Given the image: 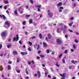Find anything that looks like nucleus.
Returning a JSON list of instances; mask_svg holds the SVG:
<instances>
[{"instance_id":"f257e3e1","label":"nucleus","mask_w":79,"mask_h":79,"mask_svg":"<svg viewBox=\"0 0 79 79\" xmlns=\"http://www.w3.org/2000/svg\"><path fill=\"white\" fill-rule=\"evenodd\" d=\"M7 34L8 33L7 32H6V31H4L2 32L1 34L2 37H3H3H6V35H7Z\"/></svg>"},{"instance_id":"f03ea898","label":"nucleus","mask_w":79,"mask_h":79,"mask_svg":"<svg viewBox=\"0 0 79 79\" xmlns=\"http://www.w3.org/2000/svg\"><path fill=\"white\" fill-rule=\"evenodd\" d=\"M34 47L35 48H37V50H39V49L40 48V45L39 44L37 45V44H36L34 46Z\"/></svg>"},{"instance_id":"7ed1b4c3","label":"nucleus","mask_w":79,"mask_h":79,"mask_svg":"<svg viewBox=\"0 0 79 79\" xmlns=\"http://www.w3.org/2000/svg\"><path fill=\"white\" fill-rule=\"evenodd\" d=\"M56 43L58 45H60L61 44V40L60 39H57L56 40Z\"/></svg>"},{"instance_id":"20e7f679","label":"nucleus","mask_w":79,"mask_h":79,"mask_svg":"<svg viewBox=\"0 0 79 79\" xmlns=\"http://www.w3.org/2000/svg\"><path fill=\"white\" fill-rule=\"evenodd\" d=\"M19 40V35H17V37L16 38L15 37H14L13 39V41L15 42V41H18Z\"/></svg>"},{"instance_id":"39448f33","label":"nucleus","mask_w":79,"mask_h":79,"mask_svg":"<svg viewBox=\"0 0 79 79\" xmlns=\"http://www.w3.org/2000/svg\"><path fill=\"white\" fill-rule=\"evenodd\" d=\"M4 24L7 25V27H6V29H8L9 28V26H10V23L8 22V21H6L4 23Z\"/></svg>"},{"instance_id":"423d86ee","label":"nucleus","mask_w":79,"mask_h":79,"mask_svg":"<svg viewBox=\"0 0 79 79\" xmlns=\"http://www.w3.org/2000/svg\"><path fill=\"white\" fill-rule=\"evenodd\" d=\"M35 7L36 8H38V11H40V8H41V5H40L39 6L36 5L35 6Z\"/></svg>"},{"instance_id":"0eeeda50","label":"nucleus","mask_w":79,"mask_h":79,"mask_svg":"<svg viewBox=\"0 0 79 79\" xmlns=\"http://www.w3.org/2000/svg\"><path fill=\"white\" fill-rule=\"evenodd\" d=\"M0 17L1 18H3L4 19H6V18L4 15H0Z\"/></svg>"},{"instance_id":"6e6552de","label":"nucleus","mask_w":79,"mask_h":79,"mask_svg":"<svg viewBox=\"0 0 79 79\" xmlns=\"http://www.w3.org/2000/svg\"><path fill=\"white\" fill-rule=\"evenodd\" d=\"M60 29H61V30H63V29L62 28H57L56 32L57 33L59 34L60 33Z\"/></svg>"},{"instance_id":"1a4fd4ad","label":"nucleus","mask_w":79,"mask_h":79,"mask_svg":"<svg viewBox=\"0 0 79 79\" xmlns=\"http://www.w3.org/2000/svg\"><path fill=\"white\" fill-rule=\"evenodd\" d=\"M37 73L39 76L38 77H41V73H40V71H38Z\"/></svg>"},{"instance_id":"9d476101","label":"nucleus","mask_w":79,"mask_h":79,"mask_svg":"<svg viewBox=\"0 0 79 79\" xmlns=\"http://www.w3.org/2000/svg\"><path fill=\"white\" fill-rule=\"evenodd\" d=\"M13 54L14 55H16L18 54V52L16 51H14L13 52Z\"/></svg>"},{"instance_id":"9b49d317","label":"nucleus","mask_w":79,"mask_h":79,"mask_svg":"<svg viewBox=\"0 0 79 79\" xmlns=\"http://www.w3.org/2000/svg\"><path fill=\"white\" fill-rule=\"evenodd\" d=\"M61 5H62V3L61 2H59L57 4V6L58 7L61 6Z\"/></svg>"},{"instance_id":"f8f14e48","label":"nucleus","mask_w":79,"mask_h":79,"mask_svg":"<svg viewBox=\"0 0 79 79\" xmlns=\"http://www.w3.org/2000/svg\"><path fill=\"white\" fill-rule=\"evenodd\" d=\"M21 54L22 55H27V52H21Z\"/></svg>"},{"instance_id":"ddd939ff","label":"nucleus","mask_w":79,"mask_h":79,"mask_svg":"<svg viewBox=\"0 0 79 79\" xmlns=\"http://www.w3.org/2000/svg\"><path fill=\"white\" fill-rule=\"evenodd\" d=\"M48 36L49 39H51V38H52V35H51V34H48Z\"/></svg>"},{"instance_id":"4468645a","label":"nucleus","mask_w":79,"mask_h":79,"mask_svg":"<svg viewBox=\"0 0 79 79\" xmlns=\"http://www.w3.org/2000/svg\"><path fill=\"white\" fill-rule=\"evenodd\" d=\"M7 69L8 70H10L11 69V66L10 65H8Z\"/></svg>"},{"instance_id":"2eb2a0df","label":"nucleus","mask_w":79,"mask_h":79,"mask_svg":"<svg viewBox=\"0 0 79 79\" xmlns=\"http://www.w3.org/2000/svg\"><path fill=\"white\" fill-rule=\"evenodd\" d=\"M39 36L40 39H42V38H43V36H42V34H41V33L40 34Z\"/></svg>"},{"instance_id":"dca6fc26","label":"nucleus","mask_w":79,"mask_h":79,"mask_svg":"<svg viewBox=\"0 0 79 79\" xmlns=\"http://www.w3.org/2000/svg\"><path fill=\"white\" fill-rule=\"evenodd\" d=\"M43 45L44 46V47H47V44L45 42H44Z\"/></svg>"},{"instance_id":"f3484780","label":"nucleus","mask_w":79,"mask_h":79,"mask_svg":"<svg viewBox=\"0 0 79 79\" xmlns=\"http://www.w3.org/2000/svg\"><path fill=\"white\" fill-rule=\"evenodd\" d=\"M25 71L27 74H29V73L27 71V68H26L25 69Z\"/></svg>"},{"instance_id":"a211bd4d","label":"nucleus","mask_w":79,"mask_h":79,"mask_svg":"<svg viewBox=\"0 0 79 79\" xmlns=\"http://www.w3.org/2000/svg\"><path fill=\"white\" fill-rule=\"evenodd\" d=\"M71 62L72 63H73V64H76V63H77V61H74V60H72Z\"/></svg>"},{"instance_id":"6ab92c4d","label":"nucleus","mask_w":79,"mask_h":79,"mask_svg":"<svg viewBox=\"0 0 79 79\" xmlns=\"http://www.w3.org/2000/svg\"><path fill=\"white\" fill-rule=\"evenodd\" d=\"M3 68L2 67V66L0 65V71H3Z\"/></svg>"},{"instance_id":"aec40b11","label":"nucleus","mask_w":79,"mask_h":79,"mask_svg":"<svg viewBox=\"0 0 79 79\" xmlns=\"http://www.w3.org/2000/svg\"><path fill=\"white\" fill-rule=\"evenodd\" d=\"M32 19H30L29 20V24H32Z\"/></svg>"},{"instance_id":"412c9836","label":"nucleus","mask_w":79,"mask_h":79,"mask_svg":"<svg viewBox=\"0 0 79 79\" xmlns=\"http://www.w3.org/2000/svg\"><path fill=\"white\" fill-rule=\"evenodd\" d=\"M4 3L5 4H7V3H8L9 2H8V1H5L4 2Z\"/></svg>"},{"instance_id":"4be33fe9","label":"nucleus","mask_w":79,"mask_h":79,"mask_svg":"<svg viewBox=\"0 0 79 79\" xmlns=\"http://www.w3.org/2000/svg\"><path fill=\"white\" fill-rule=\"evenodd\" d=\"M11 47V44L10 45H8L7 46V48H10Z\"/></svg>"},{"instance_id":"5701e85b","label":"nucleus","mask_w":79,"mask_h":79,"mask_svg":"<svg viewBox=\"0 0 79 79\" xmlns=\"http://www.w3.org/2000/svg\"><path fill=\"white\" fill-rule=\"evenodd\" d=\"M30 2L31 3L32 5H33L34 4V1L32 0H30Z\"/></svg>"},{"instance_id":"b1692460","label":"nucleus","mask_w":79,"mask_h":79,"mask_svg":"<svg viewBox=\"0 0 79 79\" xmlns=\"http://www.w3.org/2000/svg\"><path fill=\"white\" fill-rule=\"evenodd\" d=\"M73 24V22H72L70 23H68V24H69V26H72V24Z\"/></svg>"},{"instance_id":"393cba45","label":"nucleus","mask_w":79,"mask_h":79,"mask_svg":"<svg viewBox=\"0 0 79 79\" xmlns=\"http://www.w3.org/2000/svg\"><path fill=\"white\" fill-rule=\"evenodd\" d=\"M40 56L41 58H44V57H45V56L44 55H40Z\"/></svg>"},{"instance_id":"a878e982","label":"nucleus","mask_w":79,"mask_h":79,"mask_svg":"<svg viewBox=\"0 0 79 79\" xmlns=\"http://www.w3.org/2000/svg\"><path fill=\"white\" fill-rule=\"evenodd\" d=\"M62 77H64H64H65L66 76H65V73H63V74Z\"/></svg>"},{"instance_id":"bb28decb","label":"nucleus","mask_w":79,"mask_h":79,"mask_svg":"<svg viewBox=\"0 0 79 79\" xmlns=\"http://www.w3.org/2000/svg\"><path fill=\"white\" fill-rule=\"evenodd\" d=\"M36 36H34L32 37L31 38V39H36Z\"/></svg>"},{"instance_id":"cd10ccee","label":"nucleus","mask_w":79,"mask_h":79,"mask_svg":"<svg viewBox=\"0 0 79 79\" xmlns=\"http://www.w3.org/2000/svg\"><path fill=\"white\" fill-rule=\"evenodd\" d=\"M48 72L45 73V75L46 77H47V74H48Z\"/></svg>"},{"instance_id":"c85d7f7f","label":"nucleus","mask_w":79,"mask_h":79,"mask_svg":"<svg viewBox=\"0 0 79 79\" xmlns=\"http://www.w3.org/2000/svg\"><path fill=\"white\" fill-rule=\"evenodd\" d=\"M68 31H69V32H73L72 30H70V29H69Z\"/></svg>"},{"instance_id":"c756f323","label":"nucleus","mask_w":79,"mask_h":79,"mask_svg":"<svg viewBox=\"0 0 79 79\" xmlns=\"http://www.w3.org/2000/svg\"><path fill=\"white\" fill-rule=\"evenodd\" d=\"M14 13L15 15H18V13H17V11H16V10L15 11Z\"/></svg>"},{"instance_id":"7c9ffc66","label":"nucleus","mask_w":79,"mask_h":79,"mask_svg":"<svg viewBox=\"0 0 79 79\" xmlns=\"http://www.w3.org/2000/svg\"><path fill=\"white\" fill-rule=\"evenodd\" d=\"M23 11L24 10H23V9H22V10L19 12L21 14H22L23 13Z\"/></svg>"},{"instance_id":"2f4dec72","label":"nucleus","mask_w":79,"mask_h":79,"mask_svg":"<svg viewBox=\"0 0 79 79\" xmlns=\"http://www.w3.org/2000/svg\"><path fill=\"white\" fill-rule=\"evenodd\" d=\"M26 18H29L30 17V15H25Z\"/></svg>"},{"instance_id":"473e14b6","label":"nucleus","mask_w":79,"mask_h":79,"mask_svg":"<svg viewBox=\"0 0 79 79\" xmlns=\"http://www.w3.org/2000/svg\"><path fill=\"white\" fill-rule=\"evenodd\" d=\"M75 42L76 43H78V42H79V41L77 40H75Z\"/></svg>"},{"instance_id":"72a5a7b5","label":"nucleus","mask_w":79,"mask_h":79,"mask_svg":"<svg viewBox=\"0 0 79 79\" xmlns=\"http://www.w3.org/2000/svg\"><path fill=\"white\" fill-rule=\"evenodd\" d=\"M58 62H57L56 63V66H57V67H60V65L58 64Z\"/></svg>"},{"instance_id":"f704fd0d","label":"nucleus","mask_w":79,"mask_h":79,"mask_svg":"<svg viewBox=\"0 0 79 79\" xmlns=\"http://www.w3.org/2000/svg\"><path fill=\"white\" fill-rule=\"evenodd\" d=\"M69 69H71L73 68V66H72V65H70L69 66Z\"/></svg>"},{"instance_id":"c9c22d12","label":"nucleus","mask_w":79,"mask_h":79,"mask_svg":"<svg viewBox=\"0 0 79 79\" xmlns=\"http://www.w3.org/2000/svg\"><path fill=\"white\" fill-rule=\"evenodd\" d=\"M62 55H63V54H61L60 55H59V58H61V57L62 56Z\"/></svg>"},{"instance_id":"e433bc0d","label":"nucleus","mask_w":79,"mask_h":79,"mask_svg":"<svg viewBox=\"0 0 79 79\" xmlns=\"http://www.w3.org/2000/svg\"><path fill=\"white\" fill-rule=\"evenodd\" d=\"M46 52L47 53H50V51L49 50H46Z\"/></svg>"},{"instance_id":"4c0bfd02","label":"nucleus","mask_w":79,"mask_h":79,"mask_svg":"<svg viewBox=\"0 0 79 79\" xmlns=\"http://www.w3.org/2000/svg\"><path fill=\"white\" fill-rule=\"evenodd\" d=\"M73 47L74 49H75V48H76V46H75V45L73 44Z\"/></svg>"},{"instance_id":"58836bf2","label":"nucleus","mask_w":79,"mask_h":79,"mask_svg":"<svg viewBox=\"0 0 79 79\" xmlns=\"http://www.w3.org/2000/svg\"><path fill=\"white\" fill-rule=\"evenodd\" d=\"M65 38L67 39V38H68V35H65Z\"/></svg>"},{"instance_id":"ea45409f","label":"nucleus","mask_w":79,"mask_h":79,"mask_svg":"<svg viewBox=\"0 0 79 79\" xmlns=\"http://www.w3.org/2000/svg\"><path fill=\"white\" fill-rule=\"evenodd\" d=\"M60 10H63L64 8L63 7H60Z\"/></svg>"},{"instance_id":"a19ab883","label":"nucleus","mask_w":79,"mask_h":79,"mask_svg":"<svg viewBox=\"0 0 79 79\" xmlns=\"http://www.w3.org/2000/svg\"><path fill=\"white\" fill-rule=\"evenodd\" d=\"M29 44L31 46V45H32V43L30 42H29Z\"/></svg>"},{"instance_id":"79ce46f5","label":"nucleus","mask_w":79,"mask_h":79,"mask_svg":"<svg viewBox=\"0 0 79 79\" xmlns=\"http://www.w3.org/2000/svg\"><path fill=\"white\" fill-rule=\"evenodd\" d=\"M19 59L18 58L17 59V62L16 63H19Z\"/></svg>"},{"instance_id":"37998d69","label":"nucleus","mask_w":79,"mask_h":79,"mask_svg":"<svg viewBox=\"0 0 79 79\" xmlns=\"http://www.w3.org/2000/svg\"><path fill=\"white\" fill-rule=\"evenodd\" d=\"M28 50L29 51H30V52H31V48H29L28 49Z\"/></svg>"},{"instance_id":"c03bdc74","label":"nucleus","mask_w":79,"mask_h":79,"mask_svg":"<svg viewBox=\"0 0 79 79\" xmlns=\"http://www.w3.org/2000/svg\"><path fill=\"white\" fill-rule=\"evenodd\" d=\"M63 63H65V60H64V59H63Z\"/></svg>"},{"instance_id":"a18cd8bd","label":"nucleus","mask_w":79,"mask_h":79,"mask_svg":"<svg viewBox=\"0 0 79 79\" xmlns=\"http://www.w3.org/2000/svg\"><path fill=\"white\" fill-rule=\"evenodd\" d=\"M23 25H25V24H26V21L23 22Z\"/></svg>"},{"instance_id":"49530a36","label":"nucleus","mask_w":79,"mask_h":79,"mask_svg":"<svg viewBox=\"0 0 79 79\" xmlns=\"http://www.w3.org/2000/svg\"><path fill=\"white\" fill-rule=\"evenodd\" d=\"M64 53H65V54H66V53H67V52H68V51L67 50H65L64 51Z\"/></svg>"},{"instance_id":"de8ad7c7","label":"nucleus","mask_w":79,"mask_h":79,"mask_svg":"<svg viewBox=\"0 0 79 79\" xmlns=\"http://www.w3.org/2000/svg\"><path fill=\"white\" fill-rule=\"evenodd\" d=\"M73 6H74V7H76V4L75 3H74L73 4Z\"/></svg>"},{"instance_id":"09e8293b","label":"nucleus","mask_w":79,"mask_h":79,"mask_svg":"<svg viewBox=\"0 0 79 79\" xmlns=\"http://www.w3.org/2000/svg\"><path fill=\"white\" fill-rule=\"evenodd\" d=\"M19 43L20 44H22V42L21 40L19 41Z\"/></svg>"},{"instance_id":"8fccbe9b","label":"nucleus","mask_w":79,"mask_h":79,"mask_svg":"<svg viewBox=\"0 0 79 79\" xmlns=\"http://www.w3.org/2000/svg\"><path fill=\"white\" fill-rule=\"evenodd\" d=\"M48 77L49 78H51L52 77L50 75H48Z\"/></svg>"},{"instance_id":"3c124183","label":"nucleus","mask_w":79,"mask_h":79,"mask_svg":"<svg viewBox=\"0 0 79 79\" xmlns=\"http://www.w3.org/2000/svg\"><path fill=\"white\" fill-rule=\"evenodd\" d=\"M61 49H62V50H64V49H65L64 47H62L61 48Z\"/></svg>"},{"instance_id":"603ef678","label":"nucleus","mask_w":79,"mask_h":79,"mask_svg":"<svg viewBox=\"0 0 79 79\" xmlns=\"http://www.w3.org/2000/svg\"><path fill=\"white\" fill-rule=\"evenodd\" d=\"M9 64H11L12 63V62L11 61H9L8 62Z\"/></svg>"},{"instance_id":"864d4df0","label":"nucleus","mask_w":79,"mask_h":79,"mask_svg":"<svg viewBox=\"0 0 79 79\" xmlns=\"http://www.w3.org/2000/svg\"><path fill=\"white\" fill-rule=\"evenodd\" d=\"M59 12H60V13H61V12H62V10L61 9H60L59 10Z\"/></svg>"},{"instance_id":"5fc2aeb1","label":"nucleus","mask_w":79,"mask_h":79,"mask_svg":"<svg viewBox=\"0 0 79 79\" xmlns=\"http://www.w3.org/2000/svg\"><path fill=\"white\" fill-rule=\"evenodd\" d=\"M6 12L8 14V15H9V12H8V10H7Z\"/></svg>"},{"instance_id":"6e6d98bb","label":"nucleus","mask_w":79,"mask_h":79,"mask_svg":"<svg viewBox=\"0 0 79 79\" xmlns=\"http://www.w3.org/2000/svg\"><path fill=\"white\" fill-rule=\"evenodd\" d=\"M55 54V52H54V51H52V55H54Z\"/></svg>"},{"instance_id":"4d7b16f0","label":"nucleus","mask_w":79,"mask_h":79,"mask_svg":"<svg viewBox=\"0 0 79 79\" xmlns=\"http://www.w3.org/2000/svg\"><path fill=\"white\" fill-rule=\"evenodd\" d=\"M0 56L2 57L3 56V54H0Z\"/></svg>"},{"instance_id":"13d9d810","label":"nucleus","mask_w":79,"mask_h":79,"mask_svg":"<svg viewBox=\"0 0 79 79\" xmlns=\"http://www.w3.org/2000/svg\"><path fill=\"white\" fill-rule=\"evenodd\" d=\"M21 10V8H19L18 9V11H20V10Z\"/></svg>"},{"instance_id":"bf43d9fd","label":"nucleus","mask_w":79,"mask_h":79,"mask_svg":"<svg viewBox=\"0 0 79 79\" xmlns=\"http://www.w3.org/2000/svg\"><path fill=\"white\" fill-rule=\"evenodd\" d=\"M16 72L18 73H20V71H19V70H16Z\"/></svg>"},{"instance_id":"052dcab7","label":"nucleus","mask_w":79,"mask_h":79,"mask_svg":"<svg viewBox=\"0 0 79 79\" xmlns=\"http://www.w3.org/2000/svg\"><path fill=\"white\" fill-rule=\"evenodd\" d=\"M52 14V13L50 12L48 13V15H49V16H50V15H51Z\"/></svg>"},{"instance_id":"680f3d73","label":"nucleus","mask_w":79,"mask_h":79,"mask_svg":"<svg viewBox=\"0 0 79 79\" xmlns=\"http://www.w3.org/2000/svg\"><path fill=\"white\" fill-rule=\"evenodd\" d=\"M31 62H32V64H34L35 62H34V60H32Z\"/></svg>"},{"instance_id":"e2e57ef3","label":"nucleus","mask_w":79,"mask_h":79,"mask_svg":"<svg viewBox=\"0 0 79 79\" xmlns=\"http://www.w3.org/2000/svg\"><path fill=\"white\" fill-rule=\"evenodd\" d=\"M6 6H4V8L5 9V10H6Z\"/></svg>"},{"instance_id":"0e129e2a","label":"nucleus","mask_w":79,"mask_h":79,"mask_svg":"<svg viewBox=\"0 0 79 79\" xmlns=\"http://www.w3.org/2000/svg\"><path fill=\"white\" fill-rule=\"evenodd\" d=\"M70 51L71 52H74V49H71L70 50Z\"/></svg>"},{"instance_id":"69168bd1","label":"nucleus","mask_w":79,"mask_h":79,"mask_svg":"<svg viewBox=\"0 0 79 79\" xmlns=\"http://www.w3.org/2000/svg\"><path fill=\"white\" fill-rule=\"evenodd\" d=\"M37 60H39L40 59V57H37Z\"/></svg>"},{"instance_id":"338daca9","label":"nucleus","mask_w":79,"mask_h":79,"mask_svg":"<svg viewBox=\"0 0 79 79\" xmlns=\"http://www.w3.org/2000/svg\"><path fill=\"white\" fill-rule=\"evenodd\" d=\"M28 64H31V62H28Z\"/></svg>"},{"instance_id":"774afa93","label":"nucleus","mask_w":79,"mask_h":79,"mask_svg":"<svg viewBox=\"0 0 79 79\" xmlns=\"http://www.w3.org/2000/svg\"><path fill=\"white\" fill-rule=\"evenodd\" d=\"M75 33L77 35H79V33H77V32H76Z\"/></svg>"}]
</instances>
